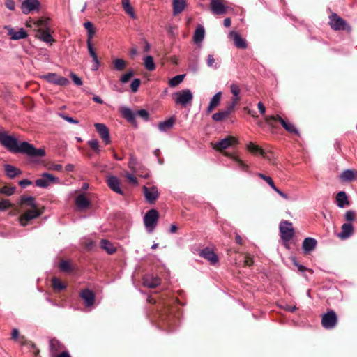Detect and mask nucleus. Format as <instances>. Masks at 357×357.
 Instances as JSON below:
<instances>
[{
  "label": "nucleus",
  "instance_id": "nucleus-11",
  "mask_svg": "<svg viewBox=\"0 0 357 357\" xmlns=\"http://www.w3.org/2000/svg\"><path fill=\"white\" fill-rule=\"evenodd\" d=\"M44 79H45L49 83L54 84L59 86H66L69 83V81L67 78L61 76H59L56 73H49L43 76Z\"/></svg>",
  "mask_w": 357,
  "mask_h": 357
},
{
  "label": "nucleus",
  "instance_id": "nucleus-12",
  "mask_svg": "<svg viewBox=\"0 0 357 357\" xmlns=\"http://www.w3.org/2000/svg\"><path fill=\"white\" fill-rule=\"evenodd\" d=\"M143 192L146 202L149 204H153L159 197V192L157 187L151 186L148 188L143 186Z\"/></svg>",
  "mask_w": 357,
  "mask_h": 357
},
{
  "label": "nucleus",
  "instance_id": "nucleus-35",
  "mask_svg": "<svg viewBox=\"0 0 357 357\" xmlns=\"http://www.w3.org/2000/svg\"><path fill=\"white\" fill-rule=\"evenodd\" d=\"M204 36H205L204 28L202 26L199 25L196 28V29L195 31L194 36H193L194 43L195 44L199 45V43H201L203 41Z\"/></svg>",
  "mask_w": 357,
  "mask_h": 357
},
{
  "label": "nucleus",
  "instance_id": "nucleus-59",
  "mask_svg": "<svg viewBox=\"0 0 357 357\" xmlns=\"http://www.w3.org/2000/svg\"><path fill=\"white\" fill-rule=\"evenodd\" d=\"M345 220L348 222H352L355 219V213L353 211H347L344 215Z\"/></svg>",
  "mask_w": 357,
  "mask_h": 357
},
{
  "label": "nucleus",
  "instance_id": "nucleus-62",
  "mask_svg": "<svg viewBox=\"0 0 357 357\" xmlns=\"http://www.w3.org/2000/svg\"><path fill=\"white\" fill-rule=\"evenodd\" d=\"M126 177L127 178V179L128 180V181L133 184V185H138V181H137V179L136 178V177L135 176H133L132 174H130V173H127L126 174Z\"/></svg>",
  "mask_w": 357,
  "mask_h": 357
},
{
  "label": "nucleus",
  "instance_id": "nucleus-60",
  "mask_svg": "<svg viewBox=\"0 0 357 357\" xmlns=\"http://www.w3.org/2000/svg\"><path fill=\"white\" fill-rule=\"evenodd\" d=\"M70 77L72 79V80L73 81V82L77 85V86H82L83 82L82 81V79L75 73H70Z\"/></svg>",
  "mask_w": 357,
  "mask_h": 357
},
{
  "label": "nucleus",
  "instance_id": "nucleus-41",
  "mask_svg": "<svg viewBox=\"0 0 357 357\" xmlns=\"http://www.w3.org/2000/svg\"><path fill=\"white\" fill-rule=\"evenodd\" d=\"M84 27L87 31L86 43L89 42H92V38L95 34L93 24L91 22H86L84 24Z\"/></svg>",
  "mask_w": 357,
  "mask_h": 357
},
{
  "label": "nucleus",
  "instance_id": "nucleus-51",
  "mask_svg": "<svg viewBox=\"0 0 357 357\" xmlns=\"http://www.w3.org/2000/svg\"><path fill=\"white\" fill-rule=\"evenodd\" d=\"M237 103L238 102L236 99H232V102L230 103V105L226 109L222 110L227 117L234 112V107Z\"/></svg>",
  "mask_w": 357,
  "mask_h": 357
},
{
  "label": "nucleus",
  "instance_id": "nucleus-33",
  "mask_svg": "<svg viewBox=\"0 0 357 357\" xmlns=\"http://www.w3.org/2000/svg\"><path fill=\"white\" fill-rule=\"evenodd\" d=\"M354 232V227L351 223H344L342 226V231L339 234V237L342 239L348 238Z\"/></svg>",
  "mask_w": 357,
  "mask_h": 357
},
{
  "label": "nucleus",
  "instance_id": "nucleus-56",
  "mask_svg": "<svg viewBox=\"0 0 357 357\" xmlns=\"http://www.w3.org/2000/svg\"><path fill=\"white\" fill-rule=\"evenodd\" d=\"M141 84V80L139 78H135L132 80L130 84V89L132 93H136Z\"/></svg>",
  "mask_w": 357,
  "mask_h": 357
},
{
  "label": "nucleus",
  "instance_id": "nucleus-49",
  "mask_svg": "<svg viewBox=\"0 0 357 357\" xmlns=\"http://www.w3.org/2000/svg\"><path fill=\"white\" fill-rule=\"evenodd\" d=\"M21 203L22 204H27L29 206H31L32 208H37L34 198L31 196L22 197Z\"/></svg>",
  "mask_w": 357,
  "mask_h": 357
},
{
  "label": "nucleus",
  "instance_id": "nucleus-43",
  "mask_svg": "<svg viewBox=\"0 0 357 357\" xmlns=\"http://www.w3.org/2000/svg\"><path fill=\"white\" fill-rule=\"evenodd\" d=\"M52 285L55 291H62L66 288V285L61 282L58 278H53L52 280Z\"/></svg>",
  "mask_w": 357,
  "mask_h": 357
},
{
  "label": "nucleus",
  "instance_id": "nucleus-40",
  "mask_svg": "<svg viewBox=\"0 0 357 357\" xmlns=\"http://www.w3.org/2000/svg\"><path fill=\"white\" fill-rule=\"evenodd\" d=\"M122 7L124 11L130 15V17L132 19L136 18L135 13L134 12L133 8L130 3V0H122Z\"/></svg>",
  "mask_w": 357,
  "mask_h": 357
},
{
  "label": "nucleus",
  "instance_id": "nucleus-30",
  "mask_svg": "<svg viewBox=\"0 0 357 357\" xmlns=\"http://www.w3.org/2000/svg\"><path fill=\"white\" fill-rule=\"evenodd\" d=\"M225 155L227 157H229L234 162H235L237 167L241 170L244 172L248 171V166L238 156L227 152H225Z\"/></svg>",
  "mask_w": 357,
  "mask_h": 357
},
{
  "label": "nucleus",
  "instance_id": "nucleus-9",
  "mask_svg": "<svg viewBox=\"0 0 357 357\" xmlns=\"http://www.w3.org/2000/svg\"><path fill=\"white\" fill-rule=\"evenodd\" d=\"M337 322V317L333 310H331L322 316L321 324L326 329L333 328Z\"/></svg>",
  "mask_w": 357,
  "mask_h": 357
},
{
  "label": "nucleus",
  "instance_id": "nucleus-20",
  "mask_svg": "<svg viewBox=\"0 0 357 357\" xmlns=\"http://www.w3.org/2000/svg\"><path fill=\"white\" fill-rule=\"evenodd\" d=\"M229 36L233 39L234 45L237 48L245 49L247 48L246 40L243 38L241 35L236 31H232L229 33Z\"/></svg>",
  "mask_w": 357,
  "mask_h": 357
},
{
  "label": "nucleus",
  "instance_id": "nucleus-46",
  "mask_svg": "<svg viewBox=\"0 0 357 357\" xmlns=\"http://www.w3.org/2000/svg\"><path fill=\"white\" fill-rule=\"evenodd\" d=\"M185 75H178L174 77H172L169 81V85L170 87H176L178 84H180L184 79Z\"/></svg>",
  "mask_w": 357,
  "mask_h": 357
},
{
  "label": "nucleus",
  "instance_id": "nucleus-47",
  "mask_svg": "<svg viewBox=\"0 0 357 357\" xmlns=\"http://www.w3.org/2000/svg\"><path fill=\"white\" fill-rule=\"evenodd\" d=\"M231 93L233 94L234 98L232 99H236L237 102L240 100L239 94H240V87L237 84L233 83L230 86Z\"/></svg>",
  "mask_w": 357,
  "mask_h": 357
},
{
  "label": "nucleus",
  "instance_id": "nucleus-34",
  "mask_svg": "<svg viewBox=\"0 0 357 357\" xmlns=\"http://www.w3.org/2000/svg\"><path fill=\"white\" fill-rule=\"evenodd\" d=\"M63 347V345L56 339H51L50 341V352L51 356H54L57 354V353L61 350Z\"/></svg>",
  "mask_w": 357,
  "mask_h": 357
},
{
  "label": "nucleus",
  "instance_id": "nucleus-22",
  "mask_svg": "<svg viewBox=\"0 0 357 357\" xmlns=\"http://www.w3.org/2000/svg\"><path fill=\"white\" fill-rule=\"evenodd\" d=\"M222 92L219 91L216 93L210 100L208 106L206 109V114H209L212 112V111L216 108L220 103L221 98H222Z\"/></svg>",
  "mask_w": 357,
  "mask_h": 357
},
{
  "label": "nucleus",
  "instance_id": "nucleus-14",
  "mask_svg": "<svg viewBox=\"0 0 357 357\" xmlns=\"http://www.w3.org/2000/svg\"><path fill=\"white\" fill-rule=\"evenodd\" d=\"M40 6V2L38 0H24L21 5L22 12L27 15L31 11L38 10Z\"/></svg>",
  "mask_w": 357,
  "mask_h": 357
},
{
  "label": "nucleus",
  "instance_id": "nucleus-26",
  "mask_svg": "<svg viewBox=\"0 0 357 357\" xmlns=\"http://www.w3.org/2000/svg\"><path fill=\"white\" fill-rule=\"evenodd\" d=\"M138 165H139V164H138L137 158L133 155H130L129 162L128 164V167L132 172L137 173L138 176L144 177V178H147L149 176V173L146 171L144 174L143 172L141 174L137 172Z\"/></svg>",
  "mask_w": 357,
  "mask_h": 357
},
{
  "label": "nucleus",
  "instance_id": "nucleus-38",
  "mask_svg": "<svg viewBox=\"0 0 357 357\" xmlns=\"http://www.w3.org/2000/svg\"><path fill=\"white\" fill-rule=\"evenodd\" d=\"M336 203L338 207L344 208L349 204L347 196L344 191L339 192L336 195Z\"/></svg>",
  "mask_w": 357,
  "mask_h": 357
},
{
  "label": "nucleus",
  "instance_id": "nucleus-44",
  "mask_svg": "<svg viewBox=\"0 0 357 357\" xmlns=\"http://www.w3.org/2000/svg\"><path fill=\"white\" fill-rule=\"evenodd\" d=\"M112 63L114 69L117 71L123 70L127 65L126 62L123 59L119 58L114 59Z\"/></svg>",
  "mask_w": 357,
  "mask_h": 357
},
{
  "label": "nucleus",
  "instance_id": "nucleus-5",
  "mask_svg": "<svg viewBox=\"0 0 357 357\" xmlns=\"http://www.w3.org/2000/svg\"><path fill=\"white\" fill-rule=\"evenodd\" d=\"M174 98L176 104L185 107L193 99V95L190 89H183L174 93Z\"/></svg>",
  "mask_w": 357,
  "mask_h": 357
},
{
  "label": "nucleus",
  "instance_id": "nucleus-32",
  "mask_svg": "<svg viewBox=\"0 0 357 357\" xmlns=\"http://www.w3.org/2000/svg\"><path fill=\"white\" fill-rule=\"evenodd\" d=\"M225 155L227 157H229L234 162H235L237 167L241 170L244 172L248 171V166L238 156L227 152H225Z\"/></svg>",
  "mask_w": 357,
  "mask_h": 357
},
{
  "label": "nucleus",
  "instance_id": "nucleus-18",
  "mask_svg": "<svg viewBox=\"0 0 357 357\" xmlns=\"http://www.w3.org/2000/svg\"><path fill=\"white\" fill-rule=\"evenodd\" d=\"M109 188L117 194L123 195V192L120 187V181L115 176H110L107 179Z\"/></svg>",
  "mask_w": 357,
  "mask_h": 357
},
{
  "label": "nucleus",
  "instance_id": "nucleus-31",
  "mask_svg": "<svg viewBox=\"0 0 357 357\" xmlns=\"http://www.w3.org/2000/svg\"><path fill=\"white\" fill-rule=\"evenodd\" d=\"M225 155L227 157H229L234 162H235L237 167L241 170L244 172L248 171V166L238 156L227 152H225Z\"/></svg>",
  "mask_w": 357,
  "mask_h": 357
},
{
  "label": "nucleus",
  "instance_id": "nucleus-4",
  "mask_svg": "<svg viewBox=\"0 0 357 357\" xmlns=\"http://www.w3.org/2000/svg\"><path fill=\"white\" fill-rule=\"evenodd\" d=\"M280 238L284 242H289L294 235V229L292 223L287 220H282L279 226Z\"/></svg>",
  "mask_w": 357,
  "mask_h": 357
},
{
  "label": "nucleus",
  "instance_id": "nucleus-57",
  "mask_svg": "<svg viewBox=\"0 0 357 357\" xmlns=\"http://www.w3.org/2000/svg\"><path fill=\"white\" fill-rule=\"evenodd\" d=\"M136 114L147 121L149 119V113L144 109H139L136 112Z\"/></svg>",
  "mask_w": 357,
  "mask_h": 357
},
{
  "label": "nucleus",
  "instance_id": "nucleus-19",
  "mask_svg": "<svg viewBox=\"0 0 357 357\" xmlns=\"http://www.w3.org/2000/svg\"><path fill=\"white\" fill-rule=\"evenodd\" d=\"M211 10L215 15H222L226 13L227 9L221 0H211Z\"/></svg>",
  "mask_w": 357,
  "mask_h": 357
},
{
  "label": "nucleus",
  "instance_id": "nucleus-58",
  "mask_svg": "<svg viewBox=\"0 0 357 357\" xmlns=\"http://www.w3.org/2000/svg\"><path fill=\"white\" fill-rule=\"evenodd\" d=\"M15 188H10V187L5 186L1 189L0 192L2 194H5L8 196H10V195H12L15 192Z\"/></svg>",
  "mask_w": 357,
  "mask_h": 357
},
{
  "label": "nucleus",
  "instance_id": "nucleus-54",
  "mask_svg": "<svg viewBox=\"0 0 357 357\" xmlns=\"http://www.w3.org/2000/svg\"><path fill=\"white\" fill-rule=\"evenodd\" d=\"M86 45H87V49H88L89 55L92 58V60H95L96 59H98V55H97V54L96 52V50H95V49L93 47V43L92 42H89V43H86Z\"/></svg>",
  "mask_w": 357,
  "mask_h": 357
},
{
  "label": "nucleus",
  "instance_id": "nucleus-6",
  "mask_svg": "<svg viewBox=\"0 0 357 357\" xmlns=\"http://www.w3.org/2000/svg\"><path fill=\"white\" fill-rule=\"evenodd\" d=\"M279 121L282 127L289 132L295 134L296 135H299L298 130L296 129L295 126L291 123V122H289L287 121H285L284 119H282L280 116H266L265 117V121L267 123L271 124V121Z\"/></svg>",
  "mask_w": 357,
  "mask_h": 357
},
{
  "label": "nucleus",
  "instance_id": "nucleus-53",
  "mask_svg": "<svg viewBox=\"0 0 357 357\" xmlns=\"http://www.w3.org/2000/svg\"><path fill=\"white\" fill-rule=\"evenodd\" d=\"M227 116L222 110L219 111L212 115V119L215 122H220L227 118Z\"/></svg>",
  "mask_w": 357,
  "mask_h": 357
},
{
  "label": "nucleus",
  "instance_id": "nucleus-10",
  "mask_svg": "<svg viewBox=\"0 0 357 357\" xmlns=\"http://www.w3.org/2000/svg\"><path fill=\"white\" fill-rule=\"evenodd\" d=\"M40 212L37 208L27 210L19 218V222L22 226H26L27 222L33 219L39 217L41 215Z\"/></svg>",
  "mask_w": 357,
  "mask_h": 357
},
{
  "label": "nucleus",
  "instance_id": "nucleus-8",
  "mask_svg": "<svg viewBox=\"0 0 357 357\" xmlns=\"http://www.w3.org/2000/svg\"><path fill=\"white\" fill-rule=\"evenodd\" d=\"M329 24L334 30H346L350 28L346 21L339 17L336 13H333L330 16Z\"/></svg>",
  "mask_w": 357,
  "mask_h": 357
},
{
  "label": "nucleus",
  "instance_id": "nucleus-25",
  "mask_svg": "<svg viewBox=\"0 0 357 357\" xmlns=\"http://www.w3.org/2000/svg\"><path fill=\"white\" fill-rule=\"evenodd\" d=\"M143 284L149 288H155L160 284V279L153 275H146L143 279Z\"/></svg>",
  "mask_w": 357,
  "mask_h": 357
},
{
  "label": "nucleus",
  "instance_id": "nucleus-13",
  "mask_svg": "<svg viewBox=\"0 0 357 357\" xmlns=\"http://www.w3.org/2000/svg\"><path fill=\"white\" fill-rule=\"evenodd\" d=\"M94 127L105 144H109L111 143V139L108 128L104 123H96Z\"/></svg>",
  "mask_w": 357,
  "mask_h": 357
},
{
  "label": "nucleus",
  "instance_id": "nucleus-27",
  "mask_svg": "<svg viewBox=\"0 0 357 357\" xmlns=\"http://www.w3.org/2000/svg\"><path fill=\"white\" fill-rule=\"evenodd\" d=\"M186 7V0H172L173 15L182 13Z\"/></svg>",
  "mask_w": 357,
  "mask_h": 357
},
{
  "label": "nucleus",
  "instance_id": "nucleus-17",
  "mask_svg": "<svg viewBox=\"0 0 357 357\" xmlns=\"http://www.w3.org/2000/svg\"><path fill=\"white\" fill-rule=\"evenodd\" d=\"M80 298L84 301L86 307H91L95 302V295L93 292L89 289H84L79 293Z\"/></svg>",
  "mask_w": 357,
  "mask_h": 357
},
{
  "label": "nucleus",
  "instance_id": "nucleus-63",
  "mask_svg": "<svg viewBox=\"0 0 357 357\" xmlns=\"http://www.w3.org/2000/svg\"><path fill=\"white\" fill-rule=\"evenodd\" d=\"M60 116L64 119L66 120V121L70 123H74V124H77L78 123V121L76 120V119H74L73 117H70L68 115H66L65 114H60Z\"/></svg>",
  "mask_w": 357,
  "mask_h": 357
},
{
  "label": "nucleus",
  "instance_id": "nucleus-15",
  "mask_svg": "<svg viewBox=\"0 0 357 357\" xmlns=\"http://www.w3.org/2000/svg\"><path fill=\"white\" fill-rule=\"evenodd\" d=\"M236 142L237 141L236 138L229 136L217 142L215 144H214L213 148L217 151H222L232 146L234 144H236Z\"/></svg>",
  "mask_w": 357,
  "mask_h": 357
},
{
  "label": "nucleus",
  "instance_id": "nucleus-61",
  "mask_svg": "<svg viewBox=\"0 0 357 357\" xmlns=\"http://www.w3.org/2000/svg\"><path fill=\"white\" fill-rule=\"evenodd\" d=\"M11 206L8 199L0 201V211H5Z\"/></svg>",
  "mask_w": 357,
  "mask_h": 357
},
{
  "label": "nucleus",
  "instance_id": "nucleus-1",
  "mask_svg": "<svg viewBox=\"0 0 357 357\" xmlns=\"http://www.w3.org/2000/svg\"><path fill=\"white\" fill-rule=\"evenodd\" d=\"M0 144L13 153H23L29 157H43L45 155L44 149H36L27 142L19 144L17 138L8 135L6 132L0 131Z\"/></svg>",
  "mask_w": 357,
  "mask_h": 357
},
{
  "label": "nucleus",
  "instance_id": "nucleus-36",
  "mask_svg": "<svg viewBox=\"0 0 357 357\" xmlns=\"http://www.w3.org/2000/svg\"><path fill=\"white\" fill-rule=\"evenodd\" d=\"M4 170L6 176H8L10 178H14L16 176L22 174V171L9 164L4 165Z\"/></svg>",
  "mask_w": 357,
  "mask_h": 357
},
{
  "label": "nucleus",
  "instance_id": "nucleus-37",
  "mask_svg": "<svg viewBox=\"0 0 357 357\" xmlns=\"http://www.w3.org/2000/svg\"><path fill=\"white\" fill-rule=\"evenodd\" d=\"M174 123H175V118L170 117L167 120L159 123L158 129L161 132H166L173 127Z\"/></svg>",
  "mask_w": 357,
  "mask_h": 357
},
{
  "label": "nucleus",
  "instance_id": "nucleus-2",
  "mask_svg": "<svg viewBox=\"0 0 357 357\" xmlns=\"http://www.w3.org/2000/svg\"><path fill=\"white\" fill-rule=\"evenodd\" d=\"M36 27L38 29V38L47 43L54 41L50 33L48 19H40L36 23Z\"/></svg>",
  "mask_w": 357,
  "mask_h": 357
},
{
  "label": "nucleus",
  "instance_id": "nucleus-28",
  "mask_svg": "<svg viewBox=\"0 0 357 357\" xmlns=\"http://www.w3.org/2000/svg\"><path fill=\"white\" fill-rule=\"evenodd\" d=\"M340 178L344 182H350L357 178V172L353 169L344 170L340 176Z\"/></svg>",
  "mask_w": 357,
  "mask_h": 357
},
{
  "label": "nucleus",
  "instance_id": "nucleus-21",
  "mask_svg": "<svg viewBox=\"0 0 357 357\" xmlns=\"http://www.w3.org/2000/svg\"><path fill=\"white\" fill-rule=\"evenodd\" d=\"M8 35L10 37V39L13 40L24 39L28 36L27 33L23 28L20 29L19 31H15L13 28H8Z\"/></svg>",
  "mask_w": 357,
  "mask_h": 357
},
{
  "label": "nucleus",
  "instance_id": "nucleus-48",
  "mask_svg": "<svg viewBox=\"0 0 357 357\" xmlns=\"http://www.w3.org/2000/svg\"><path fill=\"white\" fill-rule=\"evenodd\" d=\"M59 268L63 272L68 273L72 271V267L69 261L63 260L59 264Z\"/></svg>",
  "mask_w": 357,
  "mask_h": 357
},
{
  "label": "nucleus",
  "instance_id": "nucleus-45",
  "mask_svg": "<svg viewBox=\"0 0 357 357\" xmlns=\"http://www.w3.org/2000/svg\"><path fill=\"white\" fill-rule=\"evenodd\" d=\"M144 66L146 70L153 71L155 69V65L152 56L148 55L144 59Z\"/></svg>",
  "mask_w": 357,
  "mask_h": 357
},
{
  "label": "nucleus",
  "instance_id": "nucleus-52",
  "mask_svg": "<svg viewBox=\"0 0 357 357\" xmlns=\"http://www.w3.org/2000/svg\"><path fill=\"white\" fill-rule=\"evenodd\" d=\"M206 64L210 68H213L214 69H217L219 67V65L217 62H215V59L213 57V54H208L206 59Z\"/></svg>",
  "mask_w": 357,
  "mask_h": 357
},
{
  "label": "nucleus",
  "instance_id": "nucleus-16",
  "mask_svg": "<svg viewBox=\"0 0 357 357\" xmlns=\"http://www.w3.org/2000/svg\"><path fill=\"white\" fill-rule=\"evenodd\" d=\"M199 256L208 260L212 265L217 264L219 260L213 250L208 247L200 250Z\"/></svg>",
  "mask_w": 357,
  "mask_h": 357
},
{
  "label": "nucleus",
  "instance_id": "nucleus-24",
  "mask_svg": "<svg viewBox=\"0 0 357 357\" xmlns=\"http://www.w3.org/2000/svg\"><path fill=\"white\" fill-rule=\"evenodd\" d=\"M317 244V242L316 239L311 237H307L303 240L302 248L305 253H308L314 250Z\"/></svg>",
  "mask_w": 357,
  "mask_h": 357
},
{
  "label": "nucleus",
  "instance_id": "nucleus-29",
  "mask_svg": "<svg viewBox=\"0 0 357 357\" xmlns=\"http://www.w3.org/2000/svg\"><path fill=\"white\" fill-rule=\"evenodd\" d=\"M75 202L79 210L86 209L90 206V201L82 194L77 196Z\"/></svg>",
  "mask_w": 357,
  "mask_h": 357
},
{
  "label": "nucleus",
  "instance_id": "nucleus-64",
  "mask_svg": "<svg viewBox=\"0 0 357 357\" xmlns=\"http://www.w3.org/2000/svg\"><path fill=\"white\" fill-rule=\"evenodd\" d=\"M88 144L90 147L94 150L98 149V146H99V142L97 139H91L88 142Z\"/></svg>",
  "mask_w": 357,
  "mask_h": 357
},
{
  "label": "nucleus",
  "instance_id": "nucleus-3",
  "mask_svg": "<svg viewBox=\"0 0 357 357\" xmlns=\"http://www.w3.org/2000/svg\"><path fill=\"white\" fill-rule=\"evenodd\" d=\"M159 218L157 210L151 209L146 212L144 217V223L148 233L151 234L155 229Z\"/></svg>",
  "mask_w": 357,
  "mask_h": 357
},
{
  "label": "nucleus",
  "instance_id": "nucleus-50",
  "mask_svg": "<svg viewBox=\"0 0 357 357\" xmlns=\"http://www.w3.org/2000/svg\"><path fill=\"white\" fill-rule=\"evenodd\" d=\"M257 175H258L259 177H260L261 178L264 180L273 190H275V188L277 187L274 184V182H273V181L271 177H270L268 176H266V175H264V174H263L261 173H259Z\"/></svg>",
  "mask_w": 357,
  "mask_h": 357
},
{
  "label": "nucleus",
  "instance_id": "nucleus-55",
  "mask_svg": "<svg viewBox=\"0 0 357 357\" xmlns=\"http://www.w3.org/2000/svg\"><path fill=\"white\" fill-rule=\"evenodd\" d=\"M133 75V70H130L123 75H122V76L120 78V81L123 84L127 83Z\"/></svg>",
  "mask_w": 357,
  "mask_h": 357
},
{
  "label": "nucleus",
  "instance_id": "nucleus-39",
  "mask_svg": "<svg viewBox=\"0 0 357 357\" xmlns=\"http://www.w3.org/2000/svg\"><path fill=\"white\" fill-rule=\"evenodd\" d=\"M100 247L102 249L105 250L109 255H112L116 251V249L113 245V244L110 241H109L106 239L101 240Z\"/></svg>",
  "mask_w": 357,
  "mask_h": 357
},
{
  "label": "nucleus",
  "instance_id": "nucleus-23",
  "mask_svg": "<svg viewBox=\"0 0 357 357\" xmlns=\"http://www.w3.org/2000/svg\"><path fill=\"white\" fill-rule=\"evenodd\" d=\"M120 112L122 116L131 124L136 123L135 115L136 114L133 112L130 108L127 107H121L120 108Z\"/></svg>",
  "mask_w": 357,
  "mask_h": 357
},
{
  "label": "nucleus",
  "instance_id": "nucleus-7",
  "mask_svg": "<svg viewBox=\"0 0 357 357\" xmlns=\"http://www.w3.org/2000/svg\"><path fill=\"white\" fill-rule=\"evenodd\" d=\"M59 183L60 180L58 177L47 172L43 173L41 177L35 181L36 185L41 188H46L52 183L58 184Z\"/></svg>",
  "mask_w": 357,
  "mask_h": 357
},
{
  "label": "nucleus",
  "instance_id": "nucleus-42",
  "mask_svg": "<svg viewBox=\"0 0 357 357\" xmlns=\"http://www.w3.org/2000/svg\"><path fill=\"white\" fill-rule=\"evenodd\" d=\"M247 149L252 153L259 152L262 157L269 159L264 150H262L259 146L255 145L252 142H250L247 145Z\"/></svg>",
  "mask_w": 357,
  "mask_h": 357
}]
</instances>
